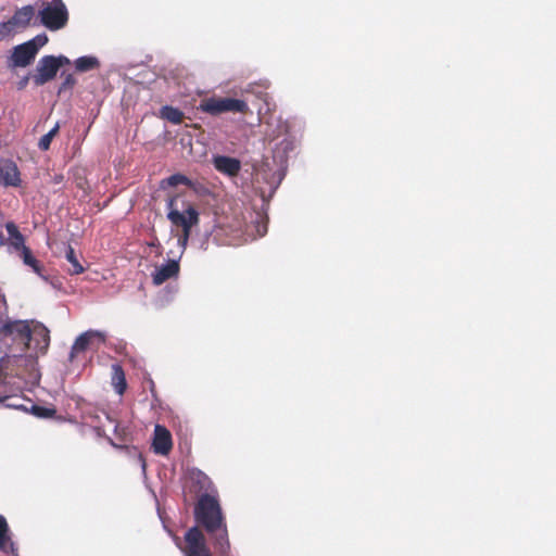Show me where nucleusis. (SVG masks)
Returning a JSON list of instances; mask_svg holds the SVG:
<instances>
[{
    "mask_svg": "<svg viewBox=\"0 0 556 556\" xmlns=\"http://www.w3.org/2000/svg\"><path fill=\"white\" fill-rule=\"evenodd\" d=\"M192 227L193 226H187L186 228H182V232L177 239V242H178L179 247L181 248V250H185L187 247Z\"/></svg>",
    "mask_w": 556,
    "mask_h": 556,
    "instance_id": "29",
    "label": "nucleus"
},
{
    "mask_svg": "<svg viewBox=\"0 0 556 556\" xmlns=\"http://www.w3.org/2000/svg\"><path fill=\"white\" fill-rule=\"evenodd\" d=\"M30 320L7 318L0 326V351L26 352L30 350Z\"/></svg>",
    "mask_w": 556,
    "mask_h": 556,
    "instance_id": "3",
    "label": "nucleus"
},
{
    "mask_svg": "<svg viewBox=\"0 0 556 556\" xmlns=\"http://www.w3.org/2000/svg\"><path fill=\"white\" fill-rule=\"evenodd\" d=\"M211 161L218 173L230 178L238 176L241 170V161L237 157L214 154Z\"/></svg>",
    "mask_w": 556,
    "mask_h": 556,
    "instance_id": "12",
    "label": "nucleus"
},
{
    "mask_svg": "<svg viewBox=\"0 0 556 556\" xmlns=\"http://www.w3.org/2000/svg\"><path fill=\"white\" fill-rule=\"evenodd\" d=\"M0 181L5 186L20 185V172L16 164L8 159H0Z\"/></svg>",
    "mask_w": 556,
    "mask_h": 556,
    "instance_id": "16",
    "label": "nucleus"
},
{
    "mask_svg": "<svg viewBox=\"0 0 556 556\" xmlns=\"http://www.w3.org/2000/svg\"><path fill=\"white\" fill-rule=\"evenodd\" d=\"M38 17L47 29L56 31L67 25L70 14L63 0H50L42 2Z\"/></svg>",
    "mask_w": 556,
    "mask_h": 556,
    "instance_id": "5",
    "label": "nucleus"
},
{
    "mask_svg": "<svg viewBox=\"0 0 556 556\" xmlns=\"http://www.w3.org/2000/svg\"><path fill=\"white\" fill-rule=\"evenodd\" d=\"M216 553L218 554V556H229V551L223 553L219 548H215Z\"/></svg>",
    "mask_w": 556,
    "mask_h": 556,
    "instance_id": "42",
    "label": "nucleus"
},
{
    "mask_svg": "<svg viewBox=\"0 0 556 556\" xmlns=\"http://www.w3.org/2000/svg\"><path fill=\"white\" fill-rule=\"evenodd\" d=\"M26 83H27V77H26V78H24V79L21 81V84H20L21 88H23V87L26 85Z\"/></svg>",
    "mask_w": 556,
    "mask_h": 556,
    "instance_id": "44",
    "label": "nucleus"
},
{
    "mask_svg": "<svg viewBox=\"0 0 556 556\" xmlns=\"http://www.w3.org/2000/svg\"><path fill=\"white\" fill-rule=\"evenodd\" d=\"M113 370V384L118 394H123L126 389L125 375L122 367L117 364L112 365Z\"/></svg>",
    "mask_w": 556,
    "mask_h": 556,
    "instance_id": "22",
    "label": "nucleus"
},
{
    "mask_svg": "<svg viewBox=\"0 0 556 556\" xmlns=\"http://www.w3.org/2000/svg\"><path fill=\"white\" fill-rule=\"evenodd\" d=\"M138 459H139V462L141 464L142 471L146 472V462H144V459L142 458L141 455H139Z\"/></svg>",
    "mask_w": 556,
    "mask_h": 556,
    "instance_id": "41",
    "label": "nucleus"
},
{
    "mask_svg": "<svg viewBox=\"0 0 556 556\" xmlns=\"http://www.w3.org/2000/svg\"><path fill=\"white\" fill-rule=\"evenodd\" d=\"M48 42V37L46 34H39L33 39L26 41V43H30V47L34 48L35 53H38V50L43 47Z\"/></svg>",
    "mask_w": 556,
    "mask_h": 556,
    "instance_id": "28",
    "label": "nucleus"
},
{
    "mask_svg": "<svg viewBox=\"0 0 556 556\" xmlns=\"http://www.w3.org/2000/svg\"><path fill=\"white\" fill-rule=\"evenodd\" d=\"M12 397L11 396H0V404H3L4 406L7 407H12V408H20L22 407L21 405L16 404L15 402H12Z\"/></svg>",
    "mask_w": 556,
    "mask_h": 556,
    "instance_id": "34",
    "label": "nucleus"
},
{
    "mask_svg": "<svg viewBox=\"0 0 556 556\" xmlns=\"http://www.w3.org/2000/svg\"><path fill=\"white\" fill-rule=\"evenodd\" d=\"M165 185H167L169 187L185 185L190 188H194V182L182 174H174V175L169 176L168 178H166L165 180L162 181V187H164Z\"/></svg>",
    "mask_w": 556,
    "mask_h": 556,
    "instance_id": "24",
    "label": "nucleus"
},
{
    "mask_svg": "<svg viewBox=\"0 0 556 556\" xmlns=\"http://www.w3.org/2000/svg\"><path fill=\"white\" fill-rule=\"evenodd\" d=\"M59 130H60V124H59V123H56V124H55V125H54V126H53V127L48 131V134H49L52 138H54V137L58 135Z\"/></svg>",
    "mask_w": 556,
    "mask_h": 556,
    "instance_id": "38",
    "label": "nucleus"
},
{
    "mask_svg": "<svg viewBox=\"0 0 556 556\" xmlns=\"http://www.w3.org/2000/svg\"><path fill=\"white\" fill-rule=\"evenodd\" d=\"M76 83V79L74 78V76L72 74H68L65 76L60 89H59V92H62L64 90H66L67 88H72Z\"/></svg>",
    "mask_w": 556,
    "mask_h": 556,
    "instance_id": "32",
    "label": "nucleus"
},
{
    "mask_svg": "<svg viewBox=\"0 0 556 556\" xmlns=\"http://www.w3.org/2000/svg\"><path fill=\"white\" fill-rule=\"evenodd\" d=\"M179 274V263L177 260H168L165 264L156 266L152 274V281L160 286L170 278L177 277Z\"/></svg>",
    "mask_w": 556,
    "mask_h": 556,
    "instance_id": "15",
    "label": "nucleus"
},
{
    "mask_svg": "<svg viewBox=\"0 0 556 556\" xmlns=\"http://www.w3.org/2000/svg\"><path fill=\"white\" fill-rule=\"evenodd\" d=\"M53 140V138L47 132L46 135H43L40 139H39V142H38V148L41 150V151H47L49 150L50 148V144H51V141Z\"/></svg>",
    "mask_w": 556,
    "mask_h": 556,
    "instance_id": "31",
    "label": "nucleus"
},
{
    "mask_svg": "<svg viewBox=\"0 0 556 556\" xmlns=\"http://www.w3.org/2000/svg\"><path fill=\"white\" fill-rule=\"evenodd\" d=\"M199 110L211 115H218L226 112L247 113L249 105L245 101L240 99L211 97L200 102Z\"/></svg>",
    "mask_w": 556,
    "mask_h": 556,
    "instance_id": "6",
    "label": "nucleus"
},
{
    "mask_svg": "<svg viewBox=\"0 0 556 556\" xmlns=\"http://www.w3.org/2000/svg\"><path fill=\"white\" fill-rule=\"evenodd\" d=\"M35 10L31 5H25L13 14V16L10 18L11 24L14 25V27L18 29L26 28L29 24L31 18L34 17Z\"/></svg>",
    "mask_w": 556,
    "mask_h": 556,
    "instance_id": "18",
    "label": "nucleus"
},
{
    "mask_svg": "<svg viewBox=\"0 0 556 556\" xmlns=\"http://www.w3.org/2000/svg\"><path fill=\"white\" fill-rule=\"evenodd\" d=\"M3 553L10 555V556H18L17 555V549L15 547V544L14 542L12 541V548H9V549H5V551H2Z\"/></svg>",
    "mask_w": 556,
    "mask_h": 556,
    "instance_id": "37",
    "label": "nucleus"
},
{
    "mask_svg": "<svg viewBox=\"0 0 556 556\" xmlns=\"http://www.w3.org/2000/svg\"><path fill=\"white\" fill-rule=\"evenodd\" d=\"M54 60H55V63L58 64V70H60V67L71 63V60L65 55L54 56Z\"/></svg>",
    "mask_w": 556,
    "mask_h": 556,
    "instance_id": "35",
    "label": "nucleus"
},
{
    "mask_svg": "<svg viewBox=\"0 0 556 556\" xmlns=\"http://www.w3.org/2000/svg\"><path fill=\"white\" fill-rule=\"evenodd\" d=\"M75 70L79 73H86L99 68L100 61L94 55H84L75 60Z\"/></svg>",
    "mask_w": 556,
    "mask_h": 556,
    "instance_id": "19",
    "label": "nucleus"
},
{
    "mask_svg": "<svg viewBox=\"0 0 556 556\" xmlns=\"http://www.w3.org/2000/svg\"><path fill=\"white\" fill-rule=\"evenodd\" d=\"M102 415H103V418H104L106 421H109L110 424H113V422H114V421L111 419V417H110L106 413H104V412H103V413H102Z\"/></svg>",
    "mask_w": 556,
    "mask_h": 556,
    "instance_id": "43",
    "label": "nucleus"
},
{
    "mask_svg": "<svg viewBox=\"0 0 556 556\" xmlns=\"http://www.w3.org/2000/svg\"><path fill=\"white\" fill-rule=\"evenodd\" d=\"M48 42V37L46 34H39L33 39L26 41V43H30V47L34 48L35 53H38V50L43 47Z\"/></svg>",
    "mask_w": 556,
    "mask_h": 556,
    "instance_id": "27",
    "label": "nucleus"
},
{
    "mask_svg": "<svg viewBox=\"0 0 556 556\" xmlns=\"http://www.w3.org/2000/svg\"><path fill=\"white\" fill-rule=\"evenodd\" d=\"M194 516L211 535L214 548H219L223 553L230 549L227 526L215 495L203 494L195 505Z\"/></svg>",
    "mask_w": 556,
    "mask_h": 556,
    "instance_id": "2",
    "label": "nucleus"
},
{
    "mask_svg": "<svg viewBox=\"0 0 556 556\" xmlns=\"http://www.w3.org/2000/svg\"><path fill=\"white\" fill-rule=\"evenodd\" d=\"M285 175L286 169L282 165H277L274 160H265L255 168L254 184L264 204L274 195Z\"/></svg>",
    "mask_w": 556,
    "mask_h": 556,
    "instance_id": "4",
    "label": "nucleus"
},
{
    "mask_svg": "<svg viewBox=\"0 0 556 556\" xmlns=\"http://www.w3.org/2000/svg\"><path fill=\"white\" fill-rule=\"evenodd\" d=\"M36 53L30 43H22L13 48L9 58L10 67H26L35 59Z\"/></svg>",
    "mask_w": 556,
    "mask_h": 556,
    "instance_id": "13",
    "label": "nucleus"
},
{
    "mask_svg": "<svg viewBox=\"0 0 556 556\" xmlns=\"http://www.w3.org/2000/svg\"><path fill=\"white\" fill-rule=\"evenodd\" d=\"M258 237H263L267 232L266 223L258 216L256 225L254 226Z\"/></svg>",
    "mask_w": 556,
    "mask_h": 556,
    "instance_id": "33",
    "label": "nucleus"
},
{
    "mask_svg": "<svg viewBox=\"0 0 556 556\" xmlns=\"http://www.w3.org/2000/svg\"><path fill=\"white\" fill-rule=\"evenodd\" d=\"M176 545L180 546L178 539H176Z\"/></svg>",
    "mask_w": 556,
    "mask_h": 556,
    "instance_id": "45",
    "label": "nucleus"
},
{
    "mask_svg": "<svg viewBox=\"0 0 556 556\" xmlns=\"http://www.w3.org/2000/svg\"><path fill=\"white\" fill-rule=\"evenodd\" d=\"M85 418H89L93 422L96 419H100V416L98 414L85 413Z\"/></svg>",
    "mask_w": 556,
    "mask_h": 556,
    "instance_id": "39",
    "label": "nucleus"
},
{
    "mask_svg": "<svg viewBox=\"0 0 556 556\" xmlns=\"http://www.w3.org/2000/svg\"><path fill=\"white\" fill-rule=\"evenodd\" d=\"M153 451L159 455H167L173 446L170 432L163 426L154 428Z\"/></svg>",
    "mask_w": 556,
    "mask_h": 556,
    "instance_id": "14",
    "label": "nucleus"
},
{
    "mask_svg": "<svg viewBox=\"0 0 556 556\" xmlns=\"http://www.w3.org/2000/svg\"><path fill=\"white\" fill-rule=\"evenodd\" d=\"M105 333L100 330L90 329L80 333L72 345L70 361L73 362L76 355L87 351L93 341L98 340L99 342L103 343L105 342Z\"/></svg>",
    "mask_w": 556,
    "mask_h": 556,
    "instance_id": "10",
    "label": "nucleus"
},
{
    "mask_svg": "<svg viewBox=\"0 0 556 556\" xmlns=\"http://www.w3.org/2000/svg\"><path fill=\"white\" fill-rule=\"evenodd\" d=\"M167 218L177 227L186 228L187 226H194L199 223V212L192 205H188L184 211L175 207V199L167 201Z\"/></svg>",
    "mask_w": 556,
    "mask_h": 556,
    "instance_id": "7",
    "label": "nucleus"
},
{
    "mask_svg": "<svg viewBox=\"0 0 556 556\" xmlns=\"http://www.w3.org/2000/svg\"><path fill=\"white\" fill-rule=\"evenodd\" d=\"M18 254L23 258V263L26 266L31 267L35 273L40 275V266L38 264V261L31 255L30 250L27 247L21 250Z\"/></svg>",
    "mask_w": 556,
    "mask_h": 556,
    "instance_id": "25",
    "label": "nucleus"
},
{
    "mask_svg": "<svg viewBox=\"0 0 556 556\" xmlns=\"http://www.w3.org/2000/svg\"><path fill=\"white\" fill-rule=\"evenodd\" d=\"M17 29L11 24V20L0 23V40H3L14 34Z\"/></svg>",
    "mask_w": 556,
    "mask_h": 556,
    "instance_id": "26",
    "label": "nucleus"
},
{
    "mask_svg": "<svg viewBox=\"0 0 556 556\" xmlns=\"http://www.w3.org/2000/svg\"><path fill=\"white\" fill-rule=\"evenodd\" d=\"M9 532L8 522L5 518L0 515V551L12 548V540Z\"/></svg>",
    "mask_w": 556,
    "mask_h": 556,
    "instance_id": "23",
    "label": "nucleus"
},
{
    "mask_svg": "<svg viewBox=\"0 0 556 556\" xmlns=\"http://www.w3.org/2000/svg\"><path fill=\"white\" fill-rule=\"evenodd\" d=\"M58 71L54 55H45L37 63L33 80L36 86H42L52 80L56 76Z\"/></svg>",
    "mask_w": 556,
    "mask_h": 556,
    "instance_id": "9",
    "label": "nucleus"
},
{
    "mask_svg": "<svg viewBox=\"0 0 556 556\" xmlns=\"http://www.w3.org/2000/svg\"><path fill=\"white\" fill-rule=\"evenodd\" d=\"M185 541L186 547L182 552L186 556H212L205 536L198 527H192L186 532Z\"/></svg>",
    "mask_w": 556,
    "mask_h": 556,
    "instance_id": "8",
    "label": "nucleus"
},
{
    "mask_svg": "<svg viewBox=\"0 0 556 556\" xmlns=\"http://www.w3.org/2000/svg\"><path fill=\"white\" fill-rule=\"evenodd\" d=\"M30 350L36 353H46L50 344L49 330L40 323L30 320Z\"/></svg>",
    "mask_w": 556,
    "mask_h": 556,
    "instance_id": "11",
    "label": "nucleus"
},
{
    "mask_svg": "<svg viewBox=\"0 0 556 556\" xmlns=\"http://www.w3.org/2000/svg\"><path fill=\"white\" fill-rule=\"evenodd\" d=\"M65 258L71 264V268H68V273L71 275H79L84 273L85 268L79 263L74 249L71 245L65 247Z\"/></svg>",
    "mask_w": 556,
    "mask_h": 556,
    "instance_id": "20",
    "label": "nucleus"
},
{
    "mask_svg": "<svg viewBox=\"0 0 556 556\" xmlns=\"http://www.w3.org/2000/svg\"><path fill=\"white\" fill-rule=\"evenodd\" d=\"M160 115L162 118L173 123V124H180L182 122L184 113L173 106L165 105L161 109Z\"/></svg>",
    "mask_w": 556,
    "mask_h": 556,
    "instance_id": "21",
    "label": "nucleus"
},
{
    "mask_svg": "<svg viewBox=\"0 0 556 556\" xmlns=\"http://www.w3.org/2000/svg\"><path fill=\"white\" fill-rule=\"evenodd\" d=\"M33 413L38 417L49 418L54 414V410L50 409V408H45V407L34 405Z\"/></svg>",
    "mask_w": 556,
    "mask_h": 556,
    "instance_id": "30",
    "label": "nucleus"
},
{
    "mask_svg": "<svg viewBox=\"0 0 556 556\" xmlns=\"http://www.w3.org/2000/svg\"><path fill=\"white\" fill-rule=\"evenodd\" d=\"M37 356L26 352H5L0 357V386L11 384L14 390L39 383Z\"/></svg>",
    "mask_w": 556,
    "mask_h": 556,
    "instance_id": "1",
    "label": "nucleus"
},
{
    "mask_svg": "<svg viewBox=\"0 0 556 556\" xmlns=\"http://www.w3.org/2000/svg\"><path fill=\"white\" fill-rule=\"evenodd\" d=\"M7 312V302L4 296L0 293V317H2Z\"/></svg>",
    "mask_w": 556,
    "mask_h": 556,
    "instance_id": "36",
    "label": "nucleus"
},
{
    "mask_svg": "<svg viewBox=\"0 0 556 556\" xmlns=\"http://www.w3.org/2000/svg\"><path fill=\"white\" fill-rule=\"evenodd\" d=\"M98 435H102L103 429L101 425H93Z\"/></svg>",
    "mask_w": 556,
    "mask_h": 556,
    "instance_id": "40",
    "label": "nucleus"
},
{
    "mask_svg": "<svg viewBox=\"0 0 556 556\" xmlns=\"http://www.w3.org/2000/svg\"><path fill=\"white\" fill-rule=\"evenodd\" d=\"M5 229L8 232V238L5 240V244L9 253H18L23 250L25 245L24 236L21 233L16 225L12 222L5 224Z\"/></svg>",
    "mask_w": 556,
    "mask_h": 556,
    "instance_id": "17",
    "label": "nucleus"
}]
</instances>
